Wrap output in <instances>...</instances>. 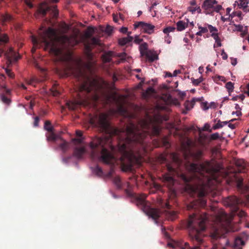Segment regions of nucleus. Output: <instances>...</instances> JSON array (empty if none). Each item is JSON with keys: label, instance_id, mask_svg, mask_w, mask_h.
<instances>
[{"label": "nucleus", "instance_id": "62", "mask_svg": "<svg viewBox=\"0 0 249 249\" xmlns=\"http://www.w3.org/2000/svg\"><path fill=\"white\" fill-rule=\"evenodd\" d=\"M230 123L231 122L229 123L228 126L231 129H234L235 128V125Z\"/></svg>", "mask_w": 249, "mask_h": 249}, {"label": "nucleus", "instance_id": "13", "mask_svg": "<svg viewBox=\"0 0 249 249\" xmlns=\"http://www.w3.org/2000/svg\"><path fill=\"white\" fill-rule=\"evenodd\" d=\"M134 28H140L142 32L148 34L153 33L155 26L149 23L142 21L136 22L134 24Z\"/></svg>", "mask_w": 249, "mask_h": 249}, {"label": "nucleus", "instance_id": "41", "mask_svg": "<svg viewBox=\"0 0 249 249\" xmlns=\"http://www.w3.org/2000/svg\"><path fill=\"white\" fill-rule=\"evenodd\" d=\"M212 237L213 239H217L219 237L218 228H215V231L212 234Z\"/></svg>", "mask_w": 249, "mask_h": 249}, {"label": "nucleus", "instance_id": "19", "mask_svg": "<svg viewBox=\"0 0 249 249\" xmlns=\"http://www.w3.org/2000/svg\"><path fill=\"white\" fill-rule=\"evenodd\" d=\"M57 141H60L61 142L58 144L59 148L61 149L63 153H66L68 150L70 148L69 143L64 140L61 137L59 136V138H58L56 142ZM57 143L56 142H54Z\"/></svg>", "mask_w": 249, "mask_h": 249}, {"label": "nucleus", "instance_id": "31", "mask_svg": "<svg viewBox=\"0 0 249 249\" xmlns=\"http://www.w3.org/2000/svg\"><path fill=\"white\" fill-rule=\"evenodd\" d=\"M225 87L227 89V90L229 94H230L231 92H232L233 90L234 86H233V83H232L231 82H228L226 83Z\"/></svg>", "mask_w": 249, "mask_h": 249}, {"label": "nucleus", "instance_id": "47", "mask_svg": "<svg viewBox=\"0 0 249 249\" xmlns=\"http://www.w3.org/2000/svg\"><path fill=\"white\" fill-rule=\"evenodd\" d=\"M12 19V17L10 15H6L3 17V20L5 21H10Z\"/></svg>", "mask_w": 249, "mask_h": 249}, {"label": "nucleus", "instance_id": "42", "mask_svg": "<svg viewBox=\"0 0 249 249\" xmlns=\"http://www.w3.org/2000/svg\"><path fill=\"white\" fill-rule=\"evenodd\" d=\"M175 30V28L172 27H168L163 29V32L165 34H168L170 32H173Z\"/></svg>", "mask_w": 249, "mask_h": 249}, {"label": "nucleus", "instance_id": "18", "mask_svg": "<svg viewBox=\"0 0 249 249\" xmlns=\"http://www.w3.org/2000/svg\"><path fill=\"white\" fill-rule=\"evenodd\" d=\"M235 163L238 167V172H244L249 163L245 162L243 159H237L235 160Z\"/></svg>", "mask_w": 249, "mask_h": 249}, {"label": "nucleus", "instance_id": "39", "mask_svg": "<svg viewBox=\"0 0 249 249\" xmlns=\"http://www.w3.org/2000/svg\"><path fill=\"white\" fill-rule=\"evenodd\" d=\"M203 80V78L202 77H200L196 79L194 78L192 79V83L195 86H198L201 82H202Z\"/></svg>", "mask_w": 249, "mask_h": 249}, {"label": "nucleus", "instance_id": "15", "mask_svg": "<svg viewBox=\"0 0 249 249\" xmlns=\"http://www.w3.org/2000/svg\"><path fill=\"white\" fill-rule=\"evenodd\" d=\"M217 3L215 0H205L203 3L202 8L205 10L206 14H212L214 5Z\"/></svg>", "mask_w": 249, "mask_h": 249}, {"label": "nucleus", "instance_id": "44", "mask_svg": "<svg viewBox=\"0 0 249 249\" xmlns=\"http://www.w3.org/2000/svg\"><path fill=\"white\" fill-rule=\"evenodd\" d=\"M198 29L201 31V32L202 34L206 33L208 32V27H203L202 26H199Z\"/></svg>", "mask_w": 249, "mask_h": 249}, {"label": "nucleus", "instance_id": "5", "mask_svg": "<svg viewBox=\"0 0 249 249\" xmlns=\"http://www.w3.org/2000/svg\"><path fill=\"white\" fill-rule=\"evenodd\" d=\"M169 105L179 106L180 103L177 99L172 98L170 94L169 87L164 85L157 89V136L160 133L158 124L169 119V114L171 111Z\"/></svg>", "mask_w": 249, "mask_h": 249}, {"label": "nucleus", "instance_id": "4", "mask_svg": "<svg viewBox=\"0 0 249 249\" xmlns=\"http://www.w3.org/2000/svg\"><path fill=\"white\" fill-rule=\"evenodd\" d=\"M209 218V216L205 212L193 213L190 216L187 226L194 246L191 247L189 243L185 242L179 249H201L200 246L203 243V234L202 232L205 230L206 223Z\"/></svg>", "mask_w": 249, "mask_h": 249}, {"label": "nucleus", "instance_id": "12", "mask_svg": "<svg viewBox=\"0 0 249 249\" xmlns=\"http://www.w3.org/2000/svg\"><path fill=\"white\" fill-rule=\"evenodd\" d=\"M44 129L49 132L46 135L47 141L56 142V140L59 138V136L54 133L53 127L51 125L50 121H46L45 122Z\"/></svg>", "mask_w": 249, "mask_h": 249}, {"label": "nucleus", "instance_id": "52", "mask_svg": "<svg viewBox=\"0 0 249 249\" xmlns=\"http://www.w3.org/2000/svg\"><path fill=\"white\" fill-rule=\"evenodd\" d=\"M221 55L223 59L226 60L228 58L227 54L224 52V50L222 51L221 53Z\"/></svg>", "mask_w": 249, "mask_h": 249}, {"label": "nucleus", "instance_id": "27", "mask_svg": "<svg viewBox=\"0 0 249 249\" xmlns=\"http://www.w3.org/2000/svg\"><path fill=\"white\" fill-rule=\"evenodd\" d=\"M187 23L185 22L179 20L177 23V30L179 31L184 30L187 27Z\"/></svg>", "mask_w": 249, "mask_h": 249}, {"label": "nucleus", "instance_id": "53", "mask_svg": "<svg viewBox=\"0 0 249 249\" xmlns=\"http://www.w3.org/2000/svg\"><path fill=\"white\" fill-rule=\"evenodd\" d=\"M188 10L191 12L192 14H194L196 11V7L193 8L192 7H189L188 8Z\"/></svg>", "mask_w": 249, "mask_h": 249}, {"label": "nucleus", "instance_id": "10", "mask_svg": "<svg viewBox=\"0 0 249 249\" xmlns=\"http://www.w3.org/2000/svg\"><path fill=\"white\" fill-rule=\"evenodd\" d=\"M38 12L44 17L47 12H50L51 15L54 18H57L58 15V11L56 9V5H49L46 2H43L40 4Z\"/></svg>", "mask_w": 249, "mask_h": 249}, {"label": "nucleus", "instance_id": "34", "mask_svg": "<svg viewBox=\"0 0 249 249\" xmlns=\"http://www.w3.org/2000/svg\"><path fill=\"white\" fill-rule=\"evenodd\" d=\"M116 56L119 57L122 61L126 60H127V58H128V57L127 55V54L125 53H117Z\"/></svg>", "mask_w": 249, "mask_h": 249}, {"label": "nucleus", "instance_id": "33", "mask_svg": "<svg viewBox=\"0 0 249 249\" xmlns=\"http://www.w3.org/2000/svg\"><path fill=\"white\" fill-rule=\"evenodd\" d=\"M51 91L52 94L53 96H57L60 94L59 91L57 89V87L54 86L51 89Z\"/></svg>", "mask_w": 249, "mask_h": 249}, {"label": "nucleus", "instance_id": "25", "mask_svg": "<svg viewBox=\"0 0 249 249\" xmlns=\"http://www.w3.org/2000/svg\"><path fill=\"white\" fill-rule=\"evenodd\" d=\"M235 120H236L235 119H231L229 122H228V121L221 122L220 120H218L217 123L213 125V130H216V129H219L220 128H222L224 125L228 124V123L233 122Z\"/></svg>", "mask_w": 249, "mask_h": 249}, {"label": "nucleus", "instance_id": "28", "mask_svg": "<svg viewBox=\"0 0 249 249\" xmlns=\"http://www.w3.org/2000/svg\"><path fill=\"white\" fill-rule=\"evenodd\" d=\"M160 228H161V233H162L163 236L165 239H166L167 240H170L171 238L170 235L169 234V233L166 231L165 227H163L162 226H161Z\"/></svg>", "mask_w": 249, "mask_h": 249}, {"label": "nucleus", "instance_id": "37", "mask_svg": "<svg viewBox=\"0 0 249 249\" xmlns=\"http://www.w3.org/2000/svg\"><path fill=\"white\" fill-rule=\"evenodd\" d=\"M234 244L235 246L238 247L241 245H244V242L240 238L237 237L235 239Z\"/></svg>", "mask_w": 249, "mask_h": 249}, {"label": "nucleus", "instance_id": "59", "mask_svg": "<svg viewBox=\"0 0 249 249\" xmlns=\"http://www.w3.org/2000/svg\"><path fill=\"white\" fill-rule=\"evenodd\" d=\"M209 106L210 108H216L217 107L216 103H215L214 102H211Z\"/></svg>", "mask_w": 249, "mask_h": 249}, {"label": "nucleus", "instance_id": "45", "mask_svg": "<svg viewBox=\"0 0 249 249\" xmlns=\"http://www.w3.org/2000/svg\"><path fill=\"white\" fill-rule=\"evenodd\" d=\"M142 39L139 37V36H136L134 39V42L136 44H140L141 42H142Z\"/></svg>", "mask_w": 249, "mask_h": 249}, {"label": "nucleus", "instance_id": "48", "mask_svg": "<svg viewBox=\"0 0 249 249\" xmlns=\"http://www.w3.org/2000/svg\"><path fill=\"white\" fill-rule=\"evenodd\" d=\"M136 77L139 80H141V82L139 85V87H141L142 84L144 83V79L143 78H141L139 75L137 74L136 75Z\"/></svg>", "mask_w": 249, "mask_h": 249}, {"label": "nucleus", "instance_id": "9", "mask_svg": "<svg viewBox=\"0 0 249 249\" xmlns=\"http://www.w3.org/2000/svg\"><path fill=\"white\" fill-rule=\"evenodd\" d=\"M158 204H159L161 205V207H164V208L166 209L167 210H165L166 212V215L168 218L171 220H174L177 217V213L176 211H171L170 210V206L169 204L166 202H161V200L159 199V198H157V205ZM158 206H157V219L160 217V213L159 211L158 208ZM158 223V221H157V223Z\"/></svg>", "mask_w": 249, "mask_h": 249}, {"label": "nucleus", "instance_id": "40", "mask_svg": "<svg viewBox=\"0 0 249 249\" xmlns=\"http://www.w3.org/2000/svg\"><path fill=\"white\" fill-rule=\"evenodd\" d=\"M208 26V29L209 30L210 32L213 34V33H216L217 32V29L213 26L211 25L207 24Z\"/></svg>", "mask_w": 249, "mask_h": 249}, {"label": "nucleus", "instance_id": "21", "mask_svg": "<svg viewBox=\"0 0 249 249\" xmlns=\"http://www.w3.org/2000/svg\"><path fill=\"white\" fill-rule=\"evenodd\" d=\"M85 152V148L83 146L76 147L74 150L73 155L77 159H80L82 157Z\"/></svg>", "mask_w": 249, "mask_h": 249}, {"label": "nucleus", "instance_id": "56", "mask_svg": "<svg viewBox=\"0 0 249 249\" xmlns=\"http://www.w3.org/2000/svg\"><path fill=\"white\" fill-rule=\"evenodd\" d=\"M155 5H156V2L153 3L152 6L150 7V11H152V10H153V12H154V15H153L154 17L156 16V11L154 10Z\"/></svg>", "mask_w": 249, "mask_h": 249}, {"label": "nucleus", "instance_id": "20", "mask_svg": "<svg viewBox=\"0 0 249 249\" xmlns=\"http://www.w3.org/2000/svg\"><path fill=\"white\" fill-rule=\"evenodd\" d=\"M155 90L153 88L149 87L145 91L142 93V97L145 100H148L152 97H155Z\"/></svg>", "mask_w": 249, "mask_h": 249}, {"label": "nucleus", "instance_id": "32", "mask_svg": "<svg viewBox=\"0 0 249 249\" xmlns=\"http://www.w3.org/2000/svg\"><path fill=\"white\" fill-rule=\"evenodd\" d=\"M248 3L249 1H245L244 0L240 1L239 6H240V8H242L243 10L245 12H247L248 8Z\"/></svg>", "mask_w": 249, "mask_h": 249}, {"label": "nucleus", "instance_id": "24", "mask_svg": "<svg viewBox=\"0 0 249 249\" xmlns=\"http://www.w3.org/2000/svg\"><path fill=\"white\" fill-rule=\"evenodd\" d=\"M114 56V52L112 51H108L104 53L102 55L103 61L105 63L110 62L111 60L112 57Z\"/></svg>", "mask_w": 249, "mask_h": 249}, {"label": "nucleus", "instance_id": "46", "mask_svg": "<svg viewBox=\"0 0 249 249\" xmlns=\"http://www.w3.org/2000/svg\"><path fill=\"white\" fill-rule=\"evenodd\" d=\"M34 122V125L35 127L38 126V123L39 122V118L38 116L36 117L35 118Z\"/></svg>", "mask_w": 249, "mask_h": 249}, {"label": "nucleus", "instance_id": "2", "mask_svg": "<svg viewBox=\"0 0 249 249\" xmlns=\"http://www.w3.org/2000/svg\"><path fill=\"white\" fill-rule=\"evenodd\" d=\"M195 145V143L189 138H187L181 144V149L185 160L184 164L190 175L180 173L168 165L167 170L169 174L165 176V179L172 185L175 183L176 177L179 178L185 184V191L192 197L196 198L187 205L188 210L205 207L206 200L204 197L208 193L212 179L214 178L215 174L219 171L218 167L208 160L199 164L192 162L199 161L203 155L201 150L193 151L192 149Z\"/></svg>", "mask_w": 249, "mask_h": 249}, {"label": "nucleus", "instance_id": "61", "mask_svg": "<svg viewBox=\"0 0 249 249\" xmlns=\"http://www.w3.org/2000/svg\"><path fill=\"white\" fill-rule=\"evenodd\" d=\"M232 114H236L237 116H240L242 115V113H241V111L237 110L235 112H234V111L232 112Z\"/></svg>", "mask_w": 249, "mask_h": 249}, {"label": "nucleus", "instance_id": "35", "mask_svg": "<svg viewBox=\"0 0 249 249\" xmlns=\"http://www.w3.org/2000/svg\"><path fill=\"white\" fill-rule=\"evenodd\" d=\"M220 136L219 134L217 132H216V133L211 134L210 136L209 139H210V141H214V140H218V139H220Z\"/></svg>", "mask_w": 249, "mask_h": 249}, {"label": "nucleus", "instance_id": "22", "mask_svg": "<svg viewBox=\"0 0 249 249\" xmlns=\"http://www.w3.org/2000/svg\"><path fill=\"white\" fill-rule=\"evenodd\" d=\"M131 34V32H129L128 33V36L127 37H123L121 38H120L118 40L119 44L121 46H124L127 43L131 42L133 38V37L130 36V34Z\"/></svg>", "mask_w": 249, "mask_h": 249}, {"label": "nucleus", "instance_id": "26", "mask_svg": "<svg viewBox=\"0 0 249 249\" xmlns=\"http://www.w3.org/2000/svg\"><path fill=\"white\" fill-rule=\"evenodd\" d=\"M9 40L8 35L6 34H0V45H4L8 43Z\"/></svg>", "mask_w": 249, "mask_h": 249}, {"label": "nucleus", "instance_id": "3", "mask_svg": "<svg viewBox=\"0 0 249 249\" xmlns=\"http://www.w3.org/2000/svg\"><path fill=\"white\" fill-rule=\"evenodd\" d=\"M71 72L79 81L77 92L79 101H77V104L82 105L89 100L95 103L101 101L106 105L118 102L119 99L115 94L103 91L98 81L88 76L80 66L75 71L72 70Z\"/></svg>", "mask_w": 249, "mask_h": 249}, {"label": "nucleus", "instance_id": "8", "mask_svg": "<svg viewBox=\"0 0 249 249\" xmlns=\"http://www.w3.org/2000/svg\"><path fill=\"white\" fill-rule=\"evenodd\" d=\"M223 204L225 206L231 209L232 215L229 216L224 212H222L220 214L217 215L214 217V223L217 226H220L225 228L226 226L230 224L232 216L237 215L240 217L246 216V213L243 210H240L239 204L241 203V200L235 196H229L223 200Z\"/></svg>", "mask_w": 249, "mask_h": 249}, {"label": "nucleus", "instance_id": "54", "mask_svg": "<svg viewBox=\"0 0 249 249\" xmlns=\"http://www.w3.org/2000/svg\"><path fill=\"white\" fill-rule=\"evenodd\" d=\"M106 31L108 33H109V34L111 33L112 32V27L111 26H107L106 27Z\"/></svg>", "mask_w": 249, "mask_h": 249}, {"label": "nucleus", "instance_id": "29", "mask_svg": "<svg viewBox=\"0 0 249 249\" xmlns=\"http://www.w3.org/2000/svg\"><path fill=\"white\" fill-rule=\"evenodd\" d=\"M172 156L173 158V160L174 161V162L177 164L178 165L180 166V165L182 164V161L180 160V159L176 154L173 153Z\"/></svg>", "mask_w": 249, "mask_h": 249}, {"label": "nucleus", "instance_id": "58", "mask_svg": "<svg viewBox=\"0 0 249 249\" xmlns=\"http://www.w3.org/2000/svg\"><path fill=\"white\" fill-rule=\"evenodd\" d=\"M119 109L122 112H126V110L124 107L123 105H120L119 107Z\"/></svg>", "mask_w": 249, "mask_h": 249}, {"label": "nucleus", "instance_id": "36", "mask_svg": "<svg viewBox=\"0 0 249 249\" xmlns=\"http://www.w3.org/2000/svg\"><path fill=\"white\" fill-rule=\"evenodd\" d=\"M1 100L2 102L6 104V105H9L11 103V100L9 98H8L7 97H6L4 94H2L1 96Z\"/></svg>", "mask_w": 249, "mask_h": 249}, {"label": "nucleus", "instance_id": "30", "mask_svg": "<svg viewBox=\"0 0 249 249\" xmlns=\"http://www.w3.org/2000/svg\"><path fill=\"white\" fill-rule=\"evenodd\" d=\"M94 173L99 177H102L103 176V172L101 167L99 166H96L93 170Z\"/></svg>", "mask_w": 249, "mask_h": 249}, {"label": "nucleus", "instance_id": "57", "mask_svg": "<svg viewBox=\"0 0 249 249\" xmlns=\"http://www.w3.org/2000/svg\"><path fill=\"white\" fill-rule=\"evenodd\" d=\"M71 158V157H65L63 159V161L64 163H68L69 161V160H70Z\"/></svg>", "mask_w": 249, "mask_h": 249}, {"label": "nucleus", "instance_id": "17", "mask_svg": "<svg viewBox=\"0 0 249 249\" xmlns=\"http://www.w3.org/2000/svg\"><path fill=\"white\" fill-rule=\"evenodd\" d=\"M86 36L90 39V44L86 45V48L87 50L89 51L91 50L90 44L92 45H100L99 39L95 37H92V35L90 33H87L86 34Z\"/></svg>", "mask_w": 249, "mask_h": 249}, {"label": "nucleus", "instance_id": "60", "mask_svg": "<svg viewBox=\"0 0 249 249\" xmlns=\"http://www.w3.org/2000/svg\"><path fill=\"white\" fill-rule=\"evenodd\" d=\"M180 73H181L180 70H176L175 71H174V72L173 73V76H176L178 74Z\"/></svg>", "mask_w": 249, "mask_h": 249}, {"label": "nucleus", "instance_id": "11", "mask_svg": "<svg viewBox=\"0 0 249 249\" xmlns=\"http://www.w3.org/2000/svg\"><path fill=\"white\" fill-rule=\"evenodd\" d=\"M139 51L141 56H145L149 62H153L156 59V52L148 50L147 45L146 43L141 44L139 46Z\"/></svg>", "mask_w": 249, "mask_h": 249}, {"label": "nucleus", "instance_id": "63", "mask_svg": "<svg viewBox=\"0 0 249 249\" xmlns=\"http://www.w3.org/2000/svg\"><path fill=\"white\" fill-rule=\"evenodd\" d=\"M238 97L239 99H240L241 101H243L245 98V96L244 94H240L238 95Z\"/></svg>", "mask_w": 249, "mask_h": 249}, {"label": "nucleus", "instance_id": "1", "mask_svg": "<svg viewBox=\"0 0 249 249\" xmlns=\"http://www.w3.org/2000/svg\"><path fill=\"white\" fill-rule=\"evenodd\" d=\"M146 119L137 124L131 123L124 129L112 128L107 113H101L91 118V124L100 131L108 133L104 138L95 137L90 142L93 158L101 154L100 160L107 164L120 163L122 170L131 171L134 165L140 166L142 161V152H146L147 139L156 133V126L148 115Z\"/></svg>", "mask_w": 249, "mask_h": 249}, {"label": "nucleus", "instance_id": "6", "mask_svg": "<svg viewBox=\"0 0 249 249\" xmlns=\"http://www.w3.org/2000/svg\"><path fill=\"white\" fill-rule=\"evenodd\" d=\"M113 181L118 189L124 190L126 194L129 196H132L135 200L136 205L147 215L149 217L156 222V209L154 202L151 203L146 200L147 196L144 194H133L130 190V184L128 182H122L119 176H116L113 178Z\"/></svg>", "mask_w": 249, "mask_h": 249}, {"label": "nucleus", "instance_id": "7", "mask_svg": "<svg viewBox=\"0 0 249 249\" xmlns=\"http://www.w3.org/2000/svg\"><path fill=\"white\" fill-rule=\"evenodd\" d=\"M39 38L32 36V41L33 47L32 52L34 53L36 49L38 47L40 43H43L45 47L50 49V52L54 54L60 60H63L64 53L63 49L57 46L53 42L56 36V32L52 28L49 27L47 30L40 31L39 32Z\"/></svg>", "mask_w": 249, "mask_h": 249}, {"label": "nucleus", "instance_id": "16", "mask_svg": "<svg viewBox=\"0 0 249 249\" xmlns=\"http://www.w3.org/2000/svg\"><path fill=\"white\" fill-rule=\"evenodd\" d=\"M145 184L150 187V194H155L156 192V179L153 175L149 173L148 178L145 181Z\"/></svg>", "mask_w": 249, "mask_h": 249}, {"label": "nucleus", "instance_id": "55", "mask_svg": "<svg viewBox=\"0 0 249 249\" xmlns=\"http://www.w3.org/2000/svg\"><path fill=\"white\" fill-rule=\"evenodd\" d=\"M76 135L77 137H79V138H81L82 135H83V133L80 130H77L76 131Z\"/></svg>", "mask_w": 249, "mask_h": 249}, {"label": "nucleus", "instance_id": "23", "mask_svg": "<svg viewBox=\"0 0 249 249\" xmlns=\"http://www.w3.org/2000/svg\"><path fill=\"white\" fill-rule=\"evenodd\" d=\"M199 100L198 99H196L194 98L192 99L191 101H186L185 102L184 105L185 109L187 110H190L194 106L196 102V101H199Z\"/></svg>", "mask_w": 249, "mask_h": 249}, {"label": "nucleus", "instance_id": "64", "mask_svg": "<svg viewBox=\"0 0 249 249\" xmlns=\"http://www.w3.org/2000/svg\"><path fill=\"white\" fill-rule=\"evenodd\" d=\"M231 63L232 65L235 66L237 63V60L236 58L231 59Z\"/></svg>", "mask_w": 249, "mask_h": 249}, {"label": "nucleus", "instance_id": "49", "mask_svg": "<svg viewBox=\"0 0 249 249\" xmlns=\"http://www.w3.org/2000/svg\"><path fill=\"white\" fill-rule=\"evenodd\" d=\"M211 36L213 38L215 41H217L218 39H220L217 33H213L212 34Z\"/></svg>", "mask_w": 249, "mask_h": 249}, {"label": "nucleus", "instance_id": "43", "mask_svg": "<svg viewBox=\"0 0 249 249\" xmlns=\"http://www.w3.org/2000/svg\"><path fill=\"white\" fill-rule=\"evenodd\" d=\"M222 6L219 4H215L214 8L213 10V12H219L220 10L222 9Z\"/></svg>", "mask_w": 249, "mask_h": 249}, {"label": "nucleus", "instance_id": "50", "mask_svg": "<svg viewBox=\"0 0 249 249\" xmlns=\"http://www.w3.org/2000/svg\"><path fill=\"white\" fill-rule=\"evenodd\" d=\"M202 107L204 110H206L210 108L209 106L207 105V103H203L202 105Z\"/></svg>", "mask_w": 249, "mask_h": 249}, {"label": "nucleus", "instance_id": "14", "mask_svg": "<svg viewBox=\"0 0 249 249\" xmlns=\"http://www.w3.org/2000/svg\"><path fill=\"white\" fill-rule=\"evenodd\" d=\"M59 41L61 43L62 46L64 48H67L71 46H72L74 41L75 44L77 43V41L75 38L69 37L67 36H62L59 38Z\"/></svg>", "mask_w": 249, "mask_h": 249}, {"label": "nucleus", "instance_id": "38", "mask_svg": "<svg viewBox=\"0 0 249 249\" xmlns=\"http://www.w3.org/2000/svg\"><path fill=\"white\" fill-rule=\"evenodd\" d=\"M5 71L7 75L11 78H14L15 77L14 73L12 71L8 69V68H4Z\"/></svg>", "mask_w": 249, "mask_h": 249}, {"label": "nucleus", "instance_id": "51", "mask_svg": "<svg viewBox=\"0 0 249 249\" xmlns=\"http://www.w3.org/2000/svg\"><path fill=\"white\" fill-rule=\"evenodd\" d=\"M128 28L127 27H123L120 29V32L125 34L127 32Z\"/></svg>", "mask_w": 249, "mask_h": 249}]
</instances>
